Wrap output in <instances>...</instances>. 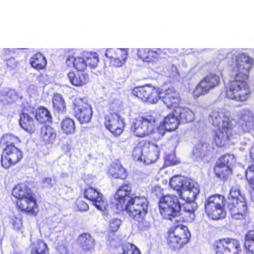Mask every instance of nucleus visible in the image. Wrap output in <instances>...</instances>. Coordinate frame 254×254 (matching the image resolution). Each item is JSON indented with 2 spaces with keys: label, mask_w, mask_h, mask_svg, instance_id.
Segmentation results:
<instances>
[{
  "label": "nucleus",
  "mask_w": 254,
  "mask_h": 254,
  "mask_svg": "<svg viewBox=\"0 0 254 254\" xmlns=\"http://www.w3.org/2000/svg\"><path fill=\"white\" fill-rule=\"evenodd\" d=\"M12 195L17 198V206L22 211L31 214L38 211L37 202L31 189L26 185L21 184L15 186L12 190Z\"/></svg>",
  "instance_id": "obj_3"
},
{
  "label": "nucleus",
  "mask_w": 254,
  "mask_h": 254,
  "mask_svg": "<svg viewBox=\"0 0 254 254\" xmlns=\"http://www.w3.org/2000/svg\"><path fill=\"white\" fill-rule=\"evenodd\" d=\"M85 197L93 202L95 207L103 211L106 209L107 204L103 199V194L92 187L87 188L84 192Z\"/></svg>",
  "instance_id": "obj_20"
},
{
  "label": "nucleus",
  "mask_w": 254,
  "mask_h": 254,
  "mask_svg": "<svg viewBox=\"0 0 254 254\" xmlns=\"http://www.w3.org/2000/svg\"><path fill=\"white\" fill-rule=\"evenodd\" d=\"M225 117L223 112H211L209 115L208 121L213 126L221 128Z\"/></svg>",
  "instance_id": "obj_33"
},
{
  "label": "nucleus",
  "mask_w": 254,
  "mask_h": 254,
  "mask_svg": "<svg viewBox=\"0 0 254 254\" xmlns=\"http://www.w3.org/2000/svg\"><path fill=\"white\" fill-rule=\"evenodd\" d=\"M70 150V147L69 146L67 147L66 150L69 151Z\"/></svg>",
  "instance_id": "obj_53"
},
{
  "label": "nucleus",
  "mask_w": 254,
  "mask_h": 254,
  "mask_svg": "<svg viewBox=\"0 0 254 254\" xmlns=\"http://www.w3.org/2000/svg\"><path fill=\"white\" fill-rule=\"evenodd\" d=\"M78 243L79 246L84 251H91L95 246L94 240L88 234H82L78 239Z\"/></svg>",
  "instance_id": "obj_23"
},
{
  "label": "nucleus",
  "mask_w": 254,
  "mask_h": 254,
  "mask_svg": "<svg viewBox=\"0 0 254 254\" xmlns=\"http://www.w3.org/2000/svg\"><path fill=\"white\" fill-rule=\"evenodd\" d=\"M75 116L81 124L90 121L92 116V112H75Z\"/></svg>",
  "instance_id": "obj_41"
},
{
  "label": "nucleus",
  "mask_w": 254,
  "mask_h": 254,
  "mask_svg": "<svg viewBox=\"0 0 254 254\" xmlns=\"http://www.w3.org/2000/svg\"><path fill=\"white\" fill-rule=\"evenodd\" d=\"M124 210L133 219L140 221L146 215L148 202L144 196H134L127 201L125 205Z\"/></svg>",
  "instance_id": "obj_8"
},
{
  "label": "nucleus",
  "mask_w": 254,
  "mask_h": 254,
  "mask_svg": "<svg viewBox=\"0 0 254 254\" xmlns=\"http://www.w3.org/2000/svg\"><path fill=\"white\" fill-rule=\"evenodd\" d=\"M5 63L7 68L9 70H11L18 66L19 61L16 60L14 57H10L5 60Z\"/></svg>",
  "instance_id": "obj_44"
},
{
  "label": "nucleus",
  "mask_w": 254,
  "mask_h": 254,
  "mask_svg": "<svg viewBox=\"0 0 254 254\" xmlns=\"http://www.w3.org/2000/svg\"><path fill=\"white\" fill-rule=\"evenodd\" d=\"M78 208L80 211H86L89 209L88 205L82 200H79L77 202Z\"/></svg>",
  "instance_id": "obj_48"
},
{
  "label": "nucleus",
  "mask_w": 254,
  "mask_h": 254,
  "mask_svg": "<svg viewBox=\"0 0 254 254\" xmlns=\"http://www.w3.org/2000/svg\"><path fill=\"white\" fill-rule=\"evenodd\" d=\"M179 112L170 113L166 117L163 123H160L159 126H157V139H160L164 136L166 131H172L176 130L179 124L180 120L178 118Z\"/></svg>",
  "instance_id": "obj_16"
},
{
  "label": "nucleus",
  "mask_w": 254,
  "mask_h": 254,
  "mask_svg": "<svg viewBox=\"0 0 254 254\" xmlns=\"http://www.w3.org/2000/svg\"><path fill=\"white\" fill-rule=\"evenodd\" d=\"M246 178L250 187L254 189V166L252 165L245 171Z\"/></svg>",
  "instance_id": "obj_40"
},
{
  "label": "nucleus",
  "mask_w": 254,
  "mask_h": 254,
  "mask_svg": "<svg viewBox=\"0 0 254 254\" xmlns=\"http://www.w3.org/2000/svg\"><path fill=\"white\" fill-rule=\"evenodd\" d=\"M67 76L70 83L77 87L83 86L89 81L88 74L83 72L75 74L73 71H70L67 74Z\"/></svg>",
  "instance_id": "obj_22"
},
{
  "label": "nucleus",
  "mask_w": 254,
  "mask_h": 254,
  "mask_svg": "<svg viewBox=\"0 0 254 254\" xmlns=\"http://www.w3.org/2000/svg\"><path fill=\"white\" fill-rule=\"evenodd\" d=\"M109 173L115 178L125 179L127 177L125 169L119 164L112 166L109 169Z\"/></svg>",
  "instance_id": "obj_32"
},
{
  "label": "nucleus",
  "mask_w": 254,
  "mask_h": 254,
  "mask_svg": "<svg viewBox=\"0 0 254 254\" xmlns=\"http://www.w3.org/2000/svg\"><path fill=\"white\" fill-rule=\"evenodd\" d=\"M190 237V234L188 228L183 225H179L169 232L167 241L170 247L178 249L187 244Z\"/></svg>",
  "instance_id": "obj_10"
},
{
  "label": "nucleus",
  "mask_w": 254,
  "mask_h": 254,
  "mask_svg": "<svg viewBox=\"0 0 254 254\" xmlns=\"http://www.w3.org/2000/svg\"><path fill=\"white\" fill-rule=\"evenodd\" d=\"M12 223L14 229L19 230L22 226V219L21 218L15 217L12 219Z\"/></svg>",
  "instance_id": "obj_47"
},
{
  "label": "nucleus",
  "mask_w": 254,
  "mask_h": 254,
  "mask_svg": "<svg viewBox=\"0 0 254 254\" xmlns=\"http://www.w3.org/2000/svg\"><path fill=\"white\" fill-rule=\"evenodd\" d=\"M31 254H48L47 245L43 241L37 240L31 245Z\"/></svg>",
  "instance_id": "obj_26"
},
{
  "label": "nucleus",
  "mask_w": 254,
  "mask_h": 254,
  "mask_svg": "<svg viewBox=\"0 0 254 254\" xmlns=\"http://www.w3.org/2000/svg\"><path fill=\"white\" fill-rule=\"evenodd\" d=\"M85 60L87 65L91 68H95L98 65L99 62L98 55L96 53H87L85 56Z\"/></svg>",
  "instance_id": "obj_37"
},
{
  "label": "nucleus",
  "mask_w": 254,
  "mask_h": 254,
  "mask_svg": "<svg viewBox=\"0 0 254 254\" xmlns=\"http://www.w3.org/2000/svg\"><path fill=\"white\" fill-rule=\"evenodd\" d=\"M235 162V157L233 155L226 154L221 156L216 163L231 167Z\"/></svg>",
  "instance_id": "obj_38"
},
{
  "label": "nucleus",
  "mask_w": 254,
  "mask_h": 254,
  "mask_svg": "<svg viewBox=\"0 0 254 254\" xmlns=\"http://www.w3.org/2000/svg\"><path fill=\"white\" fill-rule=\"evenodd\" d=\"M227 207L231 216L235 219H242L246 215L247 203L241 194L240 187L237 184H234L231 188L227 201Z\"/></svg>",
  "instance_id": "obj_4"
},
{
  "label": "nucleus",
  "mask_w": 254,
  "mask_h": 254,
  "mask_svg": "<svg viewBox=\"0 0 254 254\" xmlns=\"http://www.w3.org/2000/svg\"><path fill=\"white\" fill-rule=\"evenodd\" d=\"M251 61L246 54L242 53L236 57L233 64L229 65L233 79L230 81L227 87L228 98L242 102L250 97L251 92L247 83L249 73L248 64Z\"/></svg>",
  "instance_id": "obj_1"
},
{
  "label": "nucleus",
  "mask_w": 254,
  "mask_h": 254,
  "mask_svg": "<svg viewBox=\"0 0 254 254\" xmlns=\"http://www.w3.org/2000/svg\"><path fill=\"white\" fill-rule=\"evenodd\" d=\"M169 186L177 192L181 199L186 201L181 206V215L184 216L187 221H192L195 218L194 211L197 208L193 201L199 192L197 183L190 179L175 176L170 179Z\"/></svg>",
  "instance_id": "obj_2"
},
{
  "label": "nucleus",
  "mask_w": 254,
  "mask_h": 254,
  "mask_svg": "<svg viewBox=\"0 0 254 254\" xmlns=\"http://www.w3.org/2000/svg\"><path fill=\"white\" fill-rule=\"evenodd\" d=\"M105 56L110 59V64L114 67L122 66L126 62L128 53L124 49H108Z\"/></svg>",
  "instance_id": "obj_18"
},
{
  "label": "nucleus",
  "mask_w": 254,
  "mask_h": 254,
  "mask_svg": "<svg viewBox=\"0 0 254 254\" xmlns=\"http://www.w3.org/2000/svg\"><path fill=\"white\" fill-rule=\"evenodd\" d=\"M74 111H92L91 105L85 99L76 98L73 101Z\"/></svg>",
  "instance_id": "obj_31"
},
{
  "label": "nucleus",
  "mask_w": 254,
  "mask_h": 254,
  "mask_svg": "<svg viewBox=\"0 0 254 254\" xmlns=\"http://www.w3.org/2000/svg\"><path fill=\"white\" fill-rule=\"evenodd\" d=\"M38 109L39 110H42V111H46V112L49 111L47 108H46L43 106H40Z\"/></svg>",
  "instance_id": "obj_51"
},
{
  "label": "nucleus",
  "mask_w": 254,
  "mask_h": 254,
  "mask_svg": "<svg viewBox=\"0 0 254 254\" xmlns=\"http://www.w3.org/2000/svg\"><path fill=\"white\" fill-rule=\"evenodd\" d=\"M131 193V187L128 185H122L117 190L115 198L116 199V207L119 211L124 210L125 205L127 201L133 197L130 195Z\"/></svg>",
  "instance_id": "obj_19"
},
{
  "label": "nucleus",
  "mask_w": 254,
  "mask_h": 254,
  "mask_svg": "<svg viewBox=\"0 0 254 254\" xmlns=\"http://www.w3.org/2000/svg\"><path fill=\"white\" fill-rule=\"evenodd\" d=\"M31 113H32V114L33 116L34 115V112H31Z\"/></svg>",
  "instance_id": "obj_54"
},
{
  "label": "nucleus",
  "mask_w": 254,
  "mask_h": 254,
  "mask_svg": "<svg viewBox=\"0 0 254 254\" xmlns=\"http://www.w3.org/2000/svg\"><path fill=\"white\" fill-rule=\"evenodd\" d=\"M56 137L57 132L55 128L48 126H44L41 127L40 131V138L45 145L53 144Z\"/></svg>",
  "instance_id": "obj_21"
},
{
  "label": "nucleus",
  "mask_w": 254,
  "mask_h": 254,
  "mask_svg": "<svg viewBox=\"0 0 254 254\" xmlns=\"http://www.w3.org/2000/svg\"><path fill=\"white\" fill-rule=\"evenodd\" d=\"M159 209L161 215L167 219L172 220L182 214L181 203L178 197L173 194L160 198Z\"/></svg>",
  "instance_id": "obj_7"
},
{
  "label": "nucleus",
  "mask_w": 254,
  "mask_h": 254,
  "mask_svg": "<svg viewBox=\"0 0 254 254\" xmlns=\"http://www.w3.org/2000/svg\"><path fill=\"white\" fill-rule=\"evenodd\" d=\"M224 196L214 194L209 196L205 201V211L208 216L213 220L223 218L226 216L224 211Z\"/></svg>",
  "instance_id": "obj_9"
},
{
  "label": "nucleus",
  "mask_w": 254,
  "mask_h": 254,
  "mask_svg": "<svg viewBox=\"0 0 254 254\" xmlns=\"http://www.w3.org/2000/svg\"><path fill=\"white\" fill-rule=\"evenodd\" d=\"M216 254H239L241 251L239 242L233 239H224L217 242L214 246Z\"/></svg>",
  "instance_id": "obj_14"
},
{
  "label": "nucleus",
  "mask_w": 254,
  "mask_h": 254,
  "mask_svg": "<svg viewBox=\"0 0 254 254\" xmlns=\"http://www.w3.org/2000/svg\"><path fill=\"white\" fill-rule=\"evenodd\" d=\"M61 127L63 132L65 134H72L75 132L74 122L70 118L64 119L62 122Z\"/></svg>",
  "instance_id": "obj_34"
},
{
  "label": "nucleus",
  "mask_w": 254,
  "mask_h": 254,
  "mask_svg": "<svg viewBox=\"0 0 254 254\" xmlns=\"http://www.w3.org/2000/svg\"><path fill=\"white\" fill-rule=\"evenodd\" d=\"M123 119L117 112H109L105 117V121H108L111 125L116 124L117 123L120 122V119Z\"/></svg>",
  "instance_id": "obj_42"
},
{
  "label": "nucleus",
  "mask_w": 254,
  "mask_h": 254,
  "mask_svg": "<svg viewBox=\"0 0 254 254\" xmlns=\"http://www.w3.org/2000/svg\"><path fill=\"white\" fill-rule=\"evenodd\" d=\"M157 53L150 49H139L137 51L138 58L145 62H151L156 58Z\"/></svg>",
  "instance_id": "obj_28"
},
{
  "label": "nucleus",
  "mask_w": 254,
  "mask_h": 254,
  "mask_svg": "<svg viewBox=\"0 0 254 254\" xmlns=\"http://www.w3.org/2000/svg\"><path fill=\"white\" fill-rule=\"evenodd\" d=\"M66 63L68 65L70 63H72L73 66L78 71H84L87 66L85 59L80 57L74 58L72 56H69L67 58Z\"/></svg>",
  "instance_id": "obj_24"
},
{
  "label": "nucleus",
  "mask_w": 254,
  "mask_h": 254,
  "mask_svg": "<svg viewBox=\"0 0 254 254\" xmlns=\"http://www.w3.org/2000/svg\"><path fill=\"white\" fill-rule=\"evenodd\" d=\"M10 137V135L6 134V135H3L2 138H3V139H4V138L7 139Z\"/></svg>",
  "instance_id": "obj_52"
},
{
  "label": "nucleus",
  "mask_w": 254,
  "mask_h": 254,
  "mask_svg": "<svg viewBox=\"0 0 254 254\" xmlns=\"http://www.w3.org/2000/svg\"><path fill=\"white\" fill-rule=\"evenodd\" d=\"M159 117L157 116L148 115L145 117H139L133 121L131 130L133 134L138 137H144L150 134L157 136V125Z\"/></svg>",
  "instance_id": "obj_5"
},
{
  "label": "nucleus",
  "mask_w": 254,
  "mask_h": 254,
  "mask_svg": "<svg viewBox=\"0 0 254 254\" xmlns=\"http://www.w3.org/2000/svg\"><path fill=\"white\" fill-rule=\"evenodd\" d=\"M53 108L54 111H64L66 104L62 95L59 93H54L52 97Z\"/></svg>",
  "instance_id": "obj_27"
},
{
  "label": "nucleus",
  "mask_w": 254,
  "mask_h": 254,
  "mask_svg": "<svg viewBox=\"0 0 254 254\" xmlns=\"http://www.w3.org/2000/svg\"><path fill=\"white\" fill-rule=\"evenodd\" d=\"M35 118L41 124L52 121V116L50 112H36Z\"/></svg>",
  "instance_id": "obj_39"
},
{
  "label": "nucleus",
  "mask_w": 254,
  "mask_h": 254,
  "mask_svg": "<svg viewBox=\"0 0 254 254\" xmlns=\"http://www.w3.org/2000/svg\"><path fill=\"white\" fill-rule=\"evenodd\" d=\"M159 147L154 143L143 141L134 147L132 155L136 161L143 162L149 165L155 162L158 158Z\"/></svg>",
  "instance_id": "obj_6"
},
{
  "label": "nucleus",
  "mask_w": 254,
  "mask_h": 254,
  "mask_svg": "<svg viewBox=\"0 0 254 254\" xmlns=\"http://www.w3.org/2000/svg\"><path fill=\"white\" fill-rule=\"evenodd\" d=\"M22 158V153L19 148L12 144L8 145L1 155V165L5 169L9 168L16 164Z\"/></svg>",
  "instance_id": "obj_13"
},
{
  "label": "nucleus",
  "mask_w": 254,
  "mask_h": 254,
  "mask_svg": "<svg viewBox=\"0 0 254 254\" xmlns=\"http://www.w3.org/2000/svg\"><path fill=\"white\" fill-rule=\"evenodd\" d=\"M30 64L33 68L42 69L46 65L47 61L44 55L38 53L30 58Z\"/></svg>",
  "instance_id": "obj_25"
},
{
  "label": "nucleus",
  "mask_w": 254,
  "mask_h": 254,
  "mask_svg": "<svg viewBox=\"0 0 254 254\" xmlns=\"http://www.w3.org/2000/svg\"><path fill=\"white\" fill-rule=\"evenodd\" d=\"M42 186L44 188H51L53 186L52 183V179L51 178H46L42 180Z\"/></svg>",
  "instance_id": "obj_49"
},
{
  "label": "nucleus",
  "mask_w": 254,
  "mask_h": 254,
  "mask_svg": "<svg viewBox=\"0 0 254 254\" xmlns=\"http://www.w3.org/2000/svg\"><path fill=\"white\" fill-rule=\"evenodd\" d=\"M254 231L250 230L246 235L245 247L248 254H254Z\"/></svg>",
  "instance_id": "obj_36"
},
{
  "label": "nucleus",
  "mask_w": 254,
  "mask_h": 254,
  "mask_svg": "<svg viewBox=\"0 0 254 254\" xmlns=\"http://www.w3.org/2000/svg\"><path fill=\"white\" fill-rule=\"evenodd\" d=\"M178 162L174 154L168 155L165 158V163L167 165H176Z\"/></svg>",
  "instance_id": "obj_46"
},
{
  "label": "nucleus",
  "mask_w": 254,
  "mask_h": 254,
  "mask_svg": "<svg viewBox=\"0 0 254 254\" xmlns=\"http://www.w3.org/2000/svg\"><path fill=\"white\" fill-rule=\"evenodd\" d=\"M19 124L24 130L27 131L32 130L34 126L33 118L25 112H23L20 115Z\"/></svg>",
  "instance_id": "obj_29"
},
{
  "label": "nucleus",
  "mask_w": 254,
  "mask_h": 254,
  "mask_svg": "<svg viewBox=\"0 0 254 254\" xmlns=\"http://www.w3.org/2000/svg\"><path fill=\"white\" fill-rule=\"evenodd\" d=\"M220 78L218 75L214 73H209L196 86L194 94L197 97L204 95L208 93L209 90L220 83Z\"/></svg>",
  "instance_id": "obj_17"
},
{
  "label": "nucleus",
  "mask_w": 254,
  "mask_h": 254,
  "mask_svg": "<svg viewBox=\"0 0 254 254\" xmlns=\"http://www.w3.org/2000/svg\"><path fill=\"white\" fill-rule=\"evenodd\" d=\"M214 172L217 177L223 179L231 174L232 169L231 168L228 166L222 165L216 163L214 168Z\"/></svg>",
  "instance_id": "obj_35"
},
{
  "label": "nucleus",
  "mask_w": 254,
  "mask_h": 254,
  "mask_svg": "<svg viewBox=\"0 0 254 254\" xmlns=\"http://www.w3.org/2000/svg\"><path fill=\"white\" fill-rule=\"evenodd\" d=\"M121 224V220L117 218H112L109 223L110 230L113 232L117 231Z\"/></svg>",
  "instance_id": "obj_45"
},
{
  "label": "nucleus",
  "mask_w": 254,
  "mask_h": 254,
  "mask_svg": "<svg viewBox=\"0 0 254 254\" xmlns=\"http://www.w3.org/2000/svg\"><path fill=\"white\" fill-rule=\"evenodd\" d=\"M236 121L234 120H230L228 117L224 118L222 124V127L218 128L214 138L215 141L217 146L222 147L224 146L230 139V134L232 128L236 125Z\"/></svg>",
  "instance_id": "obj_15"
},
{
  "label": "nucleus",
  "mask_w": 254,
  "mask_h": 254,
  "mask_svg": "<svg viewBox=\"0 0 254 254\" xmlns=\"http://www.w3.org/2000/svg\"><path fill=\"white\" fill-rule=\"evenodd\" d=\"M161 93L159 88L149 85L135 87L132 91L134 96L151 104H155L160 99Z\"/></svg>",
  "instance_id": "obj_11"
},
{
  "label": "nucleus",
  "mask_w": 254,
  "mask_h": 254,
  "mask_svg": "<svg viewBox=\"0 0 254 254\" xmlns=\"http://www.w3.org/2000/svg\"><path fill=\"white\" fill-rule=\"evenodd\" d=\"M163 93V95L161 98L168 109L172 110L173 111L185 110V108L182 107L180 95L173 87L166 89Z\"/></svg>",
  "instance_id": "obj_12"
},
{
  "label": "nucleus",
  "mask_w": 254,
  "mask_h": 254,
  "mask_svg": "<svg viewBox=\"0 0 254 254\" xmlns=\"http://www.w3.org/2000/svg\"><path fill=\"white\" fill-rule=\"evenodd\" d=\"M180 122L182 123L191 122L194 119V112H179Z\"/></svg>",
  "instance_id": "obj_43"
},
{
  "label": "nucleus",
  "mask_w": 254,
  "mask_h": 254,
  "mask_svg": "<svg viewBox=\"0 0 254 254\" xmlns=\"http://www.w3.org/2000/svg\"><path fill=\"white\" fill-rule=\"evenodd\" d=\"M110 124L108 121H105V127L115 136L120 135L122 133L125 126L124 119H121L120 122L113 125Z\"/></svg>",
  "instance_id": "obj_30"
},
{
  "label": "nucleus",
  "mask_w": 254,
  "mask_h": 254,
  "mask_svg": "<svg viewBox=\"0 0 254 254\" xmlns=\"http://www.w3.org/2000/svg\"><path fill=\"white\" fill-rule=\"evenodd\" d=\"M161 190L160 187L158 186H155L153 189V191L155 193L156 195L159 196V194H158V191H159Z\"/></svg>",
  "instance_id": "obj_50"
}]
</instances>
